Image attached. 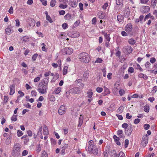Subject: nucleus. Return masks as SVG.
<instances>
[{
  "label": "nucleus",
  "instance_id": "obj_1",
  "mask_svg": "<svg viewBox=\"0 0 157 157\" xmlns=\"http://www.w3.org/2000/svg\"><path fill=\"white\" fill-rule=\"evenodd\" d=\"M49 79L48 77L44 78L39 83L37 90L40 93L44 94L47 93Z\"/></svg>",
  "mask_w": 157,
  "mask_h": 157
},
{
  "label": "nucleus",
  "instance_id": "obj_2",
  "mask_svg": "<svg viewBox=\"0 0 157 157\" xmlns=\"http://www.w3.org/2000/svg\"><path fill=\"white\" fill-rule=\"evenodd\" d=\"M78 57L80 61L84 63H88L90 60L89 55L85 52H82L80 53Z\"/></svg>",
  "mask_w": 157,
  "mask_h": 157
},
{
  "label": "nucleus",
  "instance_id": "obj_3",
  "mask_svg": "<svg viewBox=\"0 0 157 157\" xmlns=\"http://www.w3.org/2000/svg\"><path fill=\"white\" fill-rule=\"evenodd\" d=\"M21 145L18 143L15 144L13 148L12 155L14 157H18L20 154Z\"/></svg>",
  "mask_w": 157,
  "mask_h": 157
},
{
  "label": "nucleus",
  "instance_id": "obj_4",
  "mask_svg": "<svg viewBox=\"0 0 157 157\" xmlns=\"http://www.w3.org/2000/svg\"><path fill=\"white\" fill-rule=\"evenodd\" d=\"M88 151L93 153L94 155H97L98 154V148L95 145L88 146Z\"/></svg>",
  "mask_w": 157,
  "mask_h": 157
},
{
  "label": "nucleus",
  "instance_id": "obj_5",
  "mask_svg": "<svg viewBox=\"0 0 157 157\" xmlns=\"http://www.w3.org/2000/svg\"><path fill=\"white\" fill-rule=\"evenodd\" d=\"M62 53L63 55H70L73 52L72 48H65L62 50Z\"/></svg>",
  "mask_w": 157,
  "mask_h": 157
},
{
  "label": "nucleus",
  "instance_id": "obj_6",
  "mask_svg": "<svg viewBox=\"0 0 157 157\" xmlns=\"http://www.w3.org/2000/svg\"><path fill=\"white\" fill-rule=\"evenodd\" d=\"M150 8L149 6H143L140 8V11L142 13H147L150 11Z\"/></svg>",
  "mask_w": 157,
  "mask_h": 157
},
{
  "label": "nucleus",
  "instance_id": "obj_7",
  "mask_svg": "<svg viewBox=\"0 0 157 157\" xmlns=\"http://www.w3.org/2000/svg\"><path fill=\"white\" fill-rule=\"evenodd\" d=\"M66 110V109L64 105H62L59 108L58 110L59 113L60 115H62L65 113Z\"/></svg>",
  "mask_w": 157,
  "mask_h": 157
},
{
  "label": "nucleus",
  "instance_id": "obj_8",
  "mask_svg": "<svg viewBox=\"0 0 157 157\" xmlns=\"http://www.w3.org/2000/svg\"><path fill=\"white\" fill-rule=\"evenodd\" d=\"M125 30L127 32L130 33L132 30V27L131 24H128L125 28Z\"/></svg>",
  "mask_w": 157,
  "mask_h": 157
},
{
  "label": "nucleus",
  "instance_id": "obj_9",
  "mask_svg": "<svg viewBox=\"0 0 157 157\" xmlns=\"http://www.w3.org/2000/svg\"><path fill=\"white\" fill-rule=\"evenodd\" d=\"M70 92L74 94H78L80 91V88L78 87H74L70 90Z\"/></svg>",
  "mask_w": 157,
  "mask_h": 157
},
{
  "label": "nucleus",
  "instance_id": "obj_10",
  "mask_svg": "<svg viewBox=\"0 0 157 157\" xmlns=\"http://www.w3.org/2000/svg\"><path fill=\"white\" fill-rule=\"evenodd\" d=\"M10 95H13L15 91V86L14 84L11 85L10 86Z\"/></svg>",
  "mask_w": 157,
  "mask_h": 157
},
{
  "label": "nucleus",
  "instance_id": "obj_11",
  "mask_svg": "<svg viewBox=\"0 0 157 157\" xmlns=\"http://www.w3.org/2000/svg\"><path fill=\"white\" fill-rule=\"evenodd\" d=\"M119 137H118L116 135H114L113 136V138L114 139L115 142L116 144L118 145H121V143L119 141V140H120Z\"/></svg>",
  "mask_w": 157,
  "mask_h": 157
},
{
  "label": "nucleus",
  "instance_id": "obj_12",
  "mask_svg": "<svg viewBox=\"0 0 157 157\" xmlns=\"http://www.w3.org/2000/svg\"><path fill=\"white\" fill-rule=\"evenodd\" d=\"M130 12L129 8L128 7L126 8L125 10V13L124 16L125 17H128L129 16Z\"/></svg>",
  "mask_w": 157,
  "mask_h": 157
},
{
  "label": "nucleus",
  "instance_id": "obj_13",
  "mask_svg": "<svg viewBox=\"0 0 157 157\" xmlns=\"http://www.w3.org/2000/svg\"><path fill=\"white\" fill-rule=\"evenodd\" d=\"M117 134L118 136L120 138H124V136L123 133V131L121 130H119L117 131Z\"/></svg>",
  "mask_w": 157,
  "mask_h": 157
},
{
  "label": "nucleus",
  "instance_id": "obj_14",
  "mask_svg": "<svg viewBox=\"0 0 157 157\" xmlns=\"http://www.w3.org/2000/svg\"><path fill=\"white\" fill-rule=\"evenodd\" d=\"M124 49L126 50V51L128 53H131L133 51V49L130 46H127L124 48Z\"/></svg>",
  "mask_w": 157,
  "mask_h": 157
},
{
  "label": "nucleus",
  "instance_id": "obj_15",
  "mask_svg": "<svg viewBox=\"0 0 157 157\" xmlns=\"http://www.w3.org/2000/svg\"><path fill=\"white\" fill-rule=\"evenodd\" d=\"M132 131V129H131L128 128L125 129L124 132L125 134L128 136L131 135Z\"/></svg>",
  "mask_w": 157,
  "mask_h": 157
},
{
  "label": "nucleus",
  "instance_id": "obj_16",
  "mask_svg": "<svg viewBox=\"0 0 157 157\" xmlns=\"http://www.w3.org/2000/svg\"><path fill=\"white\" fill-rule=\"evenodd\" d=\"M83 117L82 115H80V117L79 118L78 123V127H80L82 125L83 122Z\"/></svg>",
  "mask_w": 157,
  "mask_h": 157
},
{
  "label": "nucleus",
  "instance_id": "obj_17",
  "mask_svg": "<svg viewBox=\"0 0 157 157\" xmlns=\"http://www.w3.org/2000/svg\"><path fill=\"white\" fill-rule=\"evenodd\" d=\"M104 92L103 93V96H105V95H107L108 94H110V92L109 91V89L106 87L105 86L104 87Z\"/></svg>",
  "mask_w": 157,
  "mask_h": 157
},
{
  "label": "nucleus",
  "instance_id": "obj_18",
  "mask_svg": "<svg viewBox=\"0 0 157 157\" xmlns=\"http://www.w3.org/2000/svg\"><path fill=\"white\" fill-rule=\"evenodd\" d=\"M102 34L104 36L105 38L109 42L110 40V38L109 37L110 34H108L107 33L105 32H102Z\"/></svg>",
  "mask_w": 157,
  "mask_h": 157
},
{
  "label": "nucleus",
  "instance_id": "obj_19",
  "mask_svg": "<svg viewBox=\"0 0 157 157\" xmlns=\"http://www.w3.org/2000/svg\"><path fill=\"white\" fill-rule=\"evenodd\" d=\"M44 134L45 135H48L49 134L48 129L46 125H44L43 128Z\"/></svg>",
  "mask_w": 157,
  "mask_h": 157
},
{
  "label": "nucleus",
  "instance_id": "obj_20",
  "mask_svg": "<svg viewBox=\"0 0 157 157\" xmlns=\"http://www.w3.org/2000/svg\"><path fill=\"white\" fill-rule=\"evenodd\" d=\"M133 66L136 69H139L140 71H143L140 65L136 63L134 64Z\"/></svg>",
  "mask_w": 157,
  "mask_h": 157
},
{
  "label": "nucleus",
  "instance_id": "obj_21",
  "mask_svg": "<svg viewBox=\"0 0 157 157\" xmlns=\"http://www.w3.org/2000/svg\"><path fill=\"white\" fill-rule=\"evenodd\" d=\"M138 77L140 78H143L144 80H147L148 78L147 76L146 75H145L142 73H141L139 75Z\"/></svg>",
  "mask_w": 157,
  "mask_h": 157
},
{
  "label": "nucleus",
  "instance_id": "obj_22",
  "mask_svg": "<svg viewBox=\"0 0 157 157\" xmlns=\"http://www.w3.org/2000/svg\"><path fill=\"white\" fill-rule=\"evenodd\" d=\"M109 154L112 157H115L116 156L117 153L114 150H112L110 152Z\"/></svg>",
  "mask_w": 157,
  "mask_h": 157
},
{
  "label": "nucleus",
  "instance_id": "obj_23",
  "mask_svg": "<svg viewBox=\"0 0 157 157\" xmlns=\"http://www.w3.org/2000/svg\"><path fill=\"white\" fill-rule=\"evenodd\" d=\"M11 134H10V135L9 136V137H8L6 140V145H9L11 142Z\"/></svg>",
  "mask_w": 157,
  "mask_h": 157
},
{
  "label": "nucleus",
  "instance_id": "obj_24",
  "mask_svg": "<svg viewBox=\"0 0 157 157\" xmlns=\"http://www.w3.org/2000/svg\"><path fill=\"white\" fill-rule=\"evenodd\" d=\"M98 17L101 19L104 18L105 17L104 14L102 13V12H99L98 13Z\"/></svg>",
  "mask_w": 157,
  "mask_h": 157
},
{
  "label": "nucleus",
  "instance_id": "obj_25",
  "mask_svg": "<svg viewBox=\"0 0 157 157\" xmlns=\"http://www.w3.org/2000/svg\"><path fill=\"white\" fill-rule=\"evenodd\" d=\"M117 18V20L120 22H122L124 19L123 16L121 15H118Z\"/></svg>",
  "mask_w": 157,
  "mask_h": 157
},
{
  "label": "nucleus",
  "instance_id": "obj_26",
  "mask_svg": "<svg viewBox=\"0 0 157 157\" xmlns=\"http://www.w3.org/2000/svg\"><path fill=\"white\" fill-rule=\"evenodd\" d=\"M128 42L131 45H134L135 44L136 42L135 40L133 38H130L129 39Z\"/></svg>",
  "mask_w": 157,
  "mask_h": 157
},
{
  "label": "nucleus",
  "instance_id": "obj_27",
  "mask_svg": "<svg viewBox=\"0 0 157 157\" xmlns=\"http://www.w3.org/2000/svg\"><path fill=\"white\" fill-rule=\"evenodd\" d=\"M124 107L123 106L121 105L120 107L118 109L117 112L119 113H122L124 110Z\"/></svg>",
  "mask_w": 157,
  "mask_h": 157
},
{
  "label": "nucleus",
  "instance_id": "obj_28",
  "mask_svg": "<svg viewBox=\"0 0 157 157\" xmlns=\"http://www.w3.org/2000/svg\"><path fill=\"white\" fill-rule=\"evenodd\" d=\"M68 69L67 66H65L63 70V75H65L67 74Z\"/></svg>",
  "mask_w": 157,
  "mask_h": 157
},
{
  "label": "nucleus",
  "instance_id": "obj_29",
  "mask_svg": "<svg viewBox=\"0 0 157 157\" xmlns=\"http://www.w3.org/2000/svg\"><path fill=\"white\" fill-rule=\"evenodd\" d=\"M71 16L69 13L67 14L64 16V18L66 20H69L71 18Z\"/></svg>",
  "mask_w": 157,
  "mask_h": 157
},
{
  "label": "nucleus",
  "instance_id": "obj_30",
  "mask_svg": "<svg viewBox=\"0 0 157 157\" xmlns=\"http://www.w3.org/2000/svg\"><path fill=\"white\" fill-rule=\"evenodd\" d=\"M6 33L8 35H10L11 33V30L10 28H7L5 30Z\"/></svg>",
  "mask_w": 157,
  "mask_h": 157
},
{
  "label": "nucleus",
  "instance_id": "obj_31",
  "mask_svg": "<svg viewBox=\"0 0 157 157\" xmlns=\"http://www.w3.org/2000/svg\"><path fill=\"white\" fill-rule=\"evenodd\" d=\"M49 99L50 101H55V98L53 95H51L49 96Z\"/></svg>",
  "mask_w": 157,
  "mask_h": 157
},
{
  "label": "nucleus",
  "instance_id": "obj_32",
  "mask_svg": "<svg viewBox=\"0 0 157 157\" xmlns=\"http://www.w3.org/2000/svg\"><path fill=\"white\" fill-rule=\"evenodd\" d=\"M111 147L109 145H108L105 147V151L107 152L110 153V151L111 150Z\"/></svg>",
  "mask_w": 157,
  "mask_h": 157
},
{
  "label": "nucleus",
  "instance_id": "obj_33",
  "mask_svg": "<svg viewBox=\"0 0 157 157\" xmlns=\"http://www.w3.org/2000/svg\"><path fill=\"white\" fill-rule=\"evenodd\" d=\"M17 115L13 114L11 118V121H16L17 119Z\"/></svg>",
  "mask_w": 157,
  "mask_h": 157
},
{
  "label": "nucleus",
  "instance_id": "obj_34",
  "mask_svg": "<svg viewBox=\"0 0 157 157\" xmlns=\"http://www.w3.org/2000/svg\"><path fill=\"white\" fill-rule=\"evenodd\" d=\"M156 3V0H151V6H152L153 8H154L155 7Z\"/></svg>",
  "mask_w": 157,
  "mask_h": 157
},
{
  "label": "nucleus",
  "instance_id": "obj_35",
  "mask_svg": "<svg viewBox=\"0 0 157 157\" xmlns=\"http://www.w3.org/2000/svg\"><path fill=\"white\" fill-rule=\"evenodd\" d=\"M148 140H146L145 141H142L141 142V145L145 147L148 143Z\"/></svg>",
  "mask_w": 157,
  "mask_h": 157
},
{
  "label": "nucleus",
  "instance_id": "obj_36",
  "mask_svg": "<svg viewBox=\"0 0 157 157\" xmlns=\"http://www.w3.org/2000/svg\"><path fill=\"white\" fill-rule=\"evenodd\" d=\"M61 91V88L60 87H58L56 88L54 91V92L56 94H59Z\"/></svg>",
  "mask_w": 157,
  "mask_h": 157
},
{
  "label": "nucleus",
  "instance_id": "obj_37",
  "mask_svg": "<svg viewBox=\"0 0 157 157\" xmlns=\"http://www.w3.org/2000/svg\"><path fill=\"white\" fill-rule=\"evenodd\" d=\"M56 3V0H52L50 2V6L52 7L54 6Z\"/></svg>",
  "mask_w": 157,
  "mask_h": 157
},
{
  "label": "nucleus",
  "instance_id": "obj_38",
  "mask_svg": "<svg viewBox=\"0 0 157 157\" xmlns=\"http://www.w3.org/2000/svg\"><path fill=\"white\" fill-rule=\"evenodd\" d=\"M144 111L148 113L149 112V107L148 105H145L144 107Z\"/></svg>",
  "mask_w": 157,
  "mask_h": 157
},
{
  "label": "nucleus",
  "instance_id": "obj_39",
  "mask_svg": "<svg viewBox=\"0 0 157 157\" xmlns=\"http://www.w3.org/2000/svg\"><path fill=\"white\" fill-rule=\"evenodd\" d=\"M23 134V133L22 131L20 130H18L17 132V135L18 137H20L22 136Z\"/></svg>",
  "mask_w": 157,
  "mask_h": 157
},
{
  "label": "nucleus",
  "instance_id": "obj_40",
  "mask_svg": "<svg viewBox=\"0 0 157 157\" xmlns=\"http://www.w3.org/2000/svg\"><path fill=\"white\" fill-rule=\"evenodd\" d=\"M9 98L7 96H5L4 97V104H6L8 101Z\"/></svg>",
  "mask_w": 157,
  "mask_h": 157
},
{
  "label": "nucleus",
  "instance_id": "obj_41",
  "mask_svg": "<svg viewBox=\"0 0 157 157\" xmlns=\"http://www.w3.org/2000/svg\"><path fill=\"white\" fill-rule=\"evenodd\" d=\"M46 19L49 22L52 23L53 22V21L49 15L46 17Z\"/></svg>",
  "mask_w": 157,
  "mask_h": 157
},
{
  "label": "nucleus",
  "instance_id": "obj_42",
  "mask_svg": "<svg viewBox=\"0 0 157 157\" xmlns=\"http://www.w3.org/2000/svg\"><path fill=\"white\" fill-rule=\"evenodd\" d=\"M123 3V0H116V4L117 5H120Z\"/></svg>",
  "mask_w": 157,
  "mask_h": 157
},
{
  "label": "nucleus",
  "instance_id": "obj_43",
  "mask_svg": "<svg viewBox=\"0 0 157 157\" xmlns=\"http://www.w3.org/2000/svg\"><path fill=\"white\" fill-rule=\"evenodd\" d=\"M89 74L88 72L87 71H86L84 72L83 75V77L85 78V79L86 78V79L88 78L89 76Z\"/></svg>",
  "mask_w": 157,
  "mask_h": 157
},
{
  "label": "nucleus",
  "instance_id": "obj_44",
  "mask_svg": "<svg viewBox=\"0 0 157 157\" xmlns=\"http://www.w3.org/2000/svg\"><path fill=\"white\" fill-rule=\"evenodd\" d=\"M38 56V54L37 53H36L33 55L32 57V59L33 61H35L37 57Z\"/></svg>",
  "mask_w": 157,
  "mask_h": 157
},
{
  "label": "nucleus",
  "instance_id": "obj_45",
  "mask_svg": "<svg viewBox=\"0 0 157 157\" xmlns=\"http://www.w3.org/2000/svg\"><path fill=\"white\" fill-rule=\"evenodd\" d=\"M67 6V5H63V4L61 3L60 4L59 6V7H60L61 8L64 9L66 8Z\"/></svg>",
  "mask_w": 157,
  "mask_h": 157
},
{
  "label": "nucleus",
  "instance_id": "obj_46",
  "mask_svg": "<svg viewBox=\"0 0 157 157\" xmlns=\"http://www.w3.org/2000/svg\"><path fill=\"white\" fill-rule=\"evenodd\" d=\"M119 93L121 96L125 94V91L123 89H121L119 91Z\"/></svg>",
  "mask_w": 157,
  "mask_h": 157
},
{
  "label": "nucleus",
  "instance_id": "obj_47",
  "mask_svg": "<svg viewBox=\"0 0 157 157\" xmlns=\"http://www.w3.org/2000/svg\"><path fill=\"white\" fill-rule=\"evenodd\" d=\"M150 127V125L148 124H145L144 125V129L146 130H148Z\"/></svg>",
  "mask_w": 157,
  "mask_h": 157
},
{
  "label": "nucleus",
  "instance_id": "obj_48",
  "mask_svg": "<svg viewBox=\"0 0 157 157\" xmlns=\"http://www.w3.org/2000/svg\"><path fill=\"white\" fill-rule=\"evenodd\" d=\"M50 141L52 145H55L56 144V140L52 138H50Z\"/></svg>",
  "mask_w": 157,
  "mask_h": 157
},
{
  "label": "nucleus",
  "instance_id": "obj_49",
  "mask_svg": "<svg viewBox=\"0 0 157 157\" xmlns=\"http://www.w3.org/2000/svg\"><path fill=\"white\" fill-rule=\"evenodd\" d=\"M129 140L128 139H126L125 140L124 142V147L125 148H127L128 145Z\"/></svg>",
  "mask_w": 157,
  "mask_h": 157
},
{
  "label": "nucleus",
  "instance_id": "obj_50",
  "mask_svg": "<svg viewBox=\"0 0 157 157\" xmlns=\"http://www.w3.org/2000/svg\"><path fill=\"white\" fill-rule=\"evenodd\" d=\"M41 155L42 157H47L48 156L47 153L44 151L42 152Z\"/></svg>",
  "mask_w": 157,
  "mask_h": 157
},
{
  "label": "nucleus",
  "instance_id": "obj_51",
  "mask_svg": "<svg viewBox=\"0 0 157 157\" xmlns=\"http://www.w3.org/2000/svg\"><path fill=\"white\" fill-rule=\"evenodd\" d=\"M102 59L99 58H98L95 61V63H101L102 62Z\"/></svg>",
  "mask_w": 157,
  "mask_h": 157
},
{
  "label": "nucleus",
  "instance_id": "obj_52",
  "mask_svg": "<svg viewBox=\"0 0 157 157\" xmlns=\"http://www.w3.org/2000/svg\"><path fill=\"white\" fill-rule=\"evenodd\" d=\"M62 27L63 29H65L68 27V25L66 23H64L62 24Z\"/></svg>",
  "mask_w": 157,
  "mask_h": 157
},
{
  "label": "nucleus",
  "instance_id": "obj_53",
  "mask_svg": "<svg viewBox=\"0 0 157 157\" xmlns=\"http://www.w3.org/2000/svg\"><path fill=\"white\" fill-rule=\"evenodd\" d=\"M128 72L131 73H132L134 72V69L132 67H129L128 69Z\"/></svg>",
  "mask_w": 157,
  "mask_h": 157
},
{
  "label": "nucleus",
  "instance_id": "obj_54",
  "mask_svg": "<svg viewBox=\"0 0 157 157\" xmlns=\"http://www.w3.org/2000/svg\"><path fill=\"white\" fill-rule=\"evenodd\" d=\"M97 91L98 93H101L103 90V88L102 87H98L96 90Z\"/></svg>",
  "mask_w": 157,
  "mask_h": 157
},
{
  "label": "nucleus",
  "instance_id": "obj_55",
  "mask_svg": "<svg viewBox=\"0 0 157 157\" xmlns=\"http://www.w3.org/2000/svg\"><path fill=\"white\" fill-rule=\"evenodd\" d=\"M128 124L126 123H124L122 125V127L124 128L125 129H127L128 127Z\"/></svg>",
  "mask_w": 157,
  "mask_h": 157
},
{
  "label": "nucleus",
  "instance_id": "obj_56",
  "mask_svg": "<svg viewBox=\"0 0 157 157\" xmlns=\"http://www.w3.org/2000/svg\"><path fill=\"white\" fill-rule=\"evenodd\" d=\"M68 147V144H63V147H62L61 149L65 150Z\"/></svg>",
  "mask_w": 157,
  "mask_h": 157
},
{
  "label": "nucleus",
  "instance_id": "obj_57",
  "mask_svg": "<svg viewBox=\"0 0 157 157\" xmlns=\"http://www.w3.org/2000/svg\"><path fill=\"white\" fill-rule=\"evenodd\" d=\"M31 94L32 96L36 97L37 95V93L35 90H32L31 92Z\"/></svg>",
  "mask_w": 157,
  "mask_h": 157
},
{
  "label": "nucleus",
  "instance_id": "obj_58",
  "mask_svg": "<svg viewBox=\"0 0 157 157\" xmlns=\"http://www.w3.org/2000/svg\"><path fill=\"white\" fill-rule=\"evenodd\" d=\"M96 18L95 17L93 18L92 19V24L93 25H95L96 23Z\"/></svg>",
  "mask_w": 157,
  "mask_h": 157
},
{
  "label": "nucleus",
  "instance_id": "obj_59",
  "mask_svg": "<svg viewBox=\"0 0 157 157\" xmlns=\"http://www.w3.org/2000/svg\"><path fill=\"white\" fill-rule=\"evenodd\" d=\"M28 153V151L27 150H25L23 151L22 153V155L25 156Z\"/></svg>",
  "mask_w": 157,
  "mask_h": 157
},
{
  "label": "nucleus",
  "instance_id": "obj_60",
  "mask_svg": "<svg viewBox=\"0 0 157 157\" xmlns=\"http://www.w3.org/2000/svg\"><path fill=\"white\" fill-rule=\"evenodd\" d=\"M150 62L152 63H155L156 61V59L154 57H152L150 58Z\"/></svg>",
  "mask_w": 157,
  "mask_h": 157
},
{
  "label": "nucleus",
  "instance_id": "obj_61",
  "mask_svg": "<svg viewBox=\"0 0 157 157\" xmlns=\"http://www.w3.org/2000/svg\"><path fill=\"white\" fill-rule=\"evenodd\" d=\"M87 94H88L87 96L89 98H91L93 94V93L92 91L88 92Z\"/></svg>",
  "mask_w": 157,
  "mask_h": 157
},
{
  "label": "nucleus",
  "instance_id": "obj_62",
  "mask_svg": "<svg viewBox=\"0 0 157 157\" xmlns=\"http://www.w3.org/2000/svg\"><path fill=\"white\" fill-rule=\"evenodd\" d=\"M18 93L19 94H20L19 96V97H20V98H21L24 95V93L23 92H22L21 90H19L18 92Z\"/></svg>",
  "mask_w": 157,
  "mask_h": 157
},
{
  "label": "nucleus",
  "instance_id": "obj_63",
  "mask_svg": "<svg viewBox=\"0 0 157 157\" xmlns=\"http://www.w3.org/2000/svg\"><path fill=\"white\" fill-rule=\"evenodd\" d=\"M43 4L44 6H46L47 5V2L46 0H39Z\"/></svg>",
  "mask_w": 157,
  "mask_h": 157
},
{
  "label": "nucleus",
  "instance_id": "obj_64",
  "mask_svg": "<svg viewBox=\"0 0 157 157\" xmlns=\"http://www.w3.org/2000/svg\"><path fill=\"white\" fill-rule=\"evenodd\" d=\"M121 34L124 36H128V34L124 31H122L121 32Z\"/></svg>",
  "mask_w": 157,
  "mask_h": 157
}]
</instances>
